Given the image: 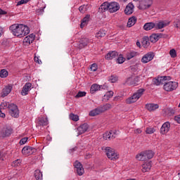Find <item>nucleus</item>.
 <instances>
[{
    "instance_id": "nucleus-53",
    "label": "nucleus",
    "mask_w": 180,
    "mask_h": 180,
    "mask_svg": "<svg viewBox=\"0 0 180 180\" xmlns=\"http://www.w3.org/2000/svg\"><path fill=\"white\" fill-rule=\"evenodd\" d=\"M91 71L95 72L98 70V65L96 63H93L90 67Z\"/></svg>"
},
{
    "instance_id": "nucleus-59",
    "label": "nucleus",
    "mask_w": 180,
    "mask_h": 180,
    "mask_svg": "<svg viewBox=\"0 0 180 180\" xmlns=\"http://www.w3.org/2000/svg\"><path fill=\"white\" fill-rule=\"evenodd\" d=\"M34 60L35 63H37L38 64H41V60L39 59V57L34 56Z\"/></svg>"
},
{
    "instance_id": "nucleus-61",
    "label": "nucleus",
    "mask_w": 180,
    "mask_h": 180,
    "mask_svg": "<svg viewBox=\"0 0 180 180\" xmlns=\"http://www.w3.org/2000/svg\"><path fill=\"white\" fill-rule=\"evenodd\" d=\"M0 15H6V11L0 8Z\"/></svg>"
},
{
    "instance_id": "nucleus-20",
    "label": "nucleus",
    "mask_w": 180,
    "mask_h": 180,
    "mask_svg": "<svg viewBox=\"0 0 180 180\" xmlns=\"http://www.w3.org/2000/svg\"><path fill=\"white\" fill-rule=\"evenodd\" d=\"M31 88L32 83H26L22 87V89L21 91V95H22V96H26V95L29 94V91H30Z\"/></svg>"
},
{
    "instance_id": "nucleus-6",
    "label": "nucleus",
    "mask_w": 180,
    "mask_h": 180,
    "mask_svg": "<svg viewBox=\"0 0 180 180\" xmlns=\"http://www.w3.org/2000/svg\"><path fill=\"white\" fill-rule=\"evenodd\" d=\"M163 88L165 91H167V92H171L172 91H175V89L178 88V82H166V84H164Z\"/></svg>"
},
{
    "instance_id": "nucleus-10",
    "label": "nucleus",
    "mask_w": 180,
    "mask_h": 180,
    "mask_svg": "<svg viewBox=\"0 0 180 180\" xmlns=\"http://www.w3.org/2000/svg\"><path fill=\"white\" fill-rule=\"evenodd\" d=\"M74 167L76 169L77 175L79 176L84 175V167H82V164H81V162H79L78 160H76L74 163Z\"/></svg>"
},
{
    "instance_id": "nucleus-22",
    "label": "nucleus",
    "mask_w": 180,
    "mask_h": 180,
    "mask_svg": "<svg viewBox=\"0 0 180 180\" xmlns=\"http://www.w3.org/2000/svg\"><path fill=\"white\" fill-rule=\"evenodd\" d=\"M146 108L149 112H154V110H157V109H158L160 106L158 105V104L148 103L146 105Z\"/></svg>"
},
{
    "instance_id": "nucleus-18",
    "label": "nucleus",
    "mask_w": 180,
    "mask_h": 180,
    "mask_svg": "<svg viewBox=\"0 0 180 180\" xmlns=\"http://www.w3.org/2000/svg\"><path fill=\"white\" fill-rule=\"evenodd\" d=\"M169 129H171V124L168 122H165L160 128V134H167L169 131Z\"/></svg>"
},
{
    "instance_id": "nucleus-8",
    "label": "nucleus",
    "mask_w": 180,
    "mask_h": 180,
    "mask_svg": "<svg viewBox=\"0 0 180 180\" xmlns=\"http://www.w3.org/2000/svg\"><path fill=\"white\" fill-rule=\"evenodd\" d=\"M171 77L169 76H161L158 77L157 79H154L153 82L155 85H162L166 84V81H170Z\"/></svg>"
},
{
    "instance_id": "nucleus-25",
    "label": "nucleus",
    "mask_w": 180,
    "mask_h": 180,
    "mask_svg": "<svg viewBox=\"0 0 180 180\" xmlns=\"http://www.w3.org/2000/svg\"><path fill=\"white\" fill-rule=\"evenodd\" d=\"M99 12L103 13V12H106V11H109V2H104L99 7Z\"/></svg>"
},
{
    "instance_id": "nucleus-50",
    "label": "nucleus",
    "mask_w": 180,
    "mask_h": 180,
    "mask_svg": "<svg viewBox=\"0 0 180 180\" xmlns=\"http://www.w3.org/2000/svg\"><path fill=\"white\" fill-rule=\"evenodd\" d=\"M112 96H113V91H112L107 92L104 95V98H107V99H109V98H112Z\"/></svg>"
},
{
    "instance_id": "nucleus-28",
    "label": "nucleus",
    "mask_w": 180,
    "mask_h": 180,
    "mask_svg": "<svg viewBox=\"0 0 180 180\" xmlns=\"http://www.w3.org/2000/svg\"><path fill=\"white\" fill-rule=\"evenodd\" d=\"M101 113H102L101 112V109L98 108H96L92 110H91L89 112V116H91V117H94V116H98V115H101Z\"/></svg>"
},
{
    "instance_id": "nucleus-48",
    "label": "nucleus",
    "mask_w": 180,
    "mask_h": 180,
    "mask_svg": "<svg viewBox=\"0 0 180 180\" xmlns=\"http://www.w3.org/2000/svg\"><path fill=\"white\" fill-rule=\"evenodd\" d=\"M169 55L172 58H175V57H176V51H175V49L170 50Z\"/></svg>"
},
{
    "instance_id": "nucleus-26",
    "label": "nucleus",
    "mask_w": 180,
    "mask_h": 180,
    "mask_svg": "<svg viewBox=\"0 0 180 180\" xmlns=\"http://www.w3.org/2000/svg\"><path fill=\"white\" fill-rule=\"evenodd\" d=\"M136 22H137V18L135 16L129 18L127 22V27H131L134 26V25H136Z\"/></svg>"
},
{
    "instance_id": "nucleus-13",
    "label": "nucleus",
    "mask_w": 180,
    "mask_h": 180,
    "mask_svg": "<svg viewBox=\"0 0 180 180\" xmlns=\"http://www.w3.org/2000/svg\"><path fill=\"white\" fill-rule=\"evenodd\" d=\"M154 58V53L148 52L145 54L141 58V63L143 64H147V63H150Z\"/></svg>"
},
{
    "instance_id": "nucleus-9",
    "label": "nucleus",
    "mask_w": 180,
    "mask_h": 180,
    "mask_svg": "<svg viewBox=\"0 0 180 180\" xmlns=\"http://www.w3.org/2000/svg\"><path fill=\"white\" fill-rule=\"evenodd\" d=\"M117 131L116 130L110 131L109 132H105L103 135V139L104 140H113V139H116V136H117Z\"/></svg>"
},
{
    "instance_id": "nucleus-38",
    "label": "nucleus",
    "mask_w": 180,
    "mask_h": 180,
    "mask_svg": "<svg viewBox=\"0 0 180 180\" xmlns=\"http://www.w3.org/2000/svg\"><path fill=\"white\" fill-rule=\"evenodd\" d=\"M137 52L136 51H131L127 53V60H131L134 57L137 56Z\"/></svg>"
},
{
    "instance_id": "nucleus-47",
    "label": "nucleus",
    "mask_w": 180,
    "mask_h": 180,
    "mask_svg": "<svg viewBox=\"0 0 180 180\" xmlns=\"http://www.w3.org/2000/svg\"><path fill=\"white\" fill-rule=\"evenodd\" d=\"M124 60H125V58L123 57V56L120 55V56L117 59V62L118 63V64H123Z\"/></svg>"
},
{
    "instance_id": "nucleus-56",
    "label": "nucleus",
    "mask_w": 180,
    "mask_h": 180,
    "mask_svg": "<svg viewBox=\"0 0 180 180\" xmlns=\"http://www.w3.org/2000/svg\"><path fill=\"white\" fill-rule=\"evenodd\" d=\"M167 112H168L169 115H170L175 114V110H174L173 108L167 109Z\"/></svg>"
},
{
    "instance_id": "nucleus-40",
    "label": "nucleus",
    "mask_w": 180,
    "mask_h": 180,
    "mask_svg": "<svg viewBox=\"0 0 180 180\" xmlns=\"http://www.w3.org/2000/svg\"><path fill=\"white\" fill-rule=\"evenodd\" d=\"M69 118L70 120H73V122H78V120H79V117L77 115H75L74 113H70Z\"/></svg>"
},
{
    "instance_id": "nucleus-30",
    "label": "nucleus",
    "mask_w": 180,
    "mask_h": 180,
    "mask_svg": "<svg viewBox=\"0 0 180 180\" xmlns=\"http://www.w3.org/2000/svg\"><path fill=\"white\" fill-rule=\"evenodd\" d=\"M154 27H155V23L154 22H146L143 25V29L146 31L151 30V29H154Z\"/></svg>"
},
{
    "instance_id": "nucleus-31",
    "label": "nucleus",
    "mask_w": 180,
    "mask_h": 180,
    "mask_svg": "<svg viewBox=\"0 0 180 180\" xmlns=\"http://www.w3.org/2000/svg\"><path fill=\"white\" fill-rule=\"evenodd\" d=\"M151 162L145 163L142 165V172H148L150 169H151Z\"/></svg>"
},
{
    "instance_id": "nucleus-43",
    "label": "nucleus",
    "mask_w": 180,
    "mask_h": 180,
    "mask_svg": "<svg viewBox=\"0 0 180 180\" xmlns=\"http://www.w3.org/2000/svg\"><path fill=\"white\" fill-rule=\"evenodd\" d=\"M9 105H11V103H9L6 101H4L1 103L0 108H1V109H9Z\"/></svg>"
},
{
    "instance_id": "nucleus-54",
    "label": "nucleus",
    "mask_w": 180,
    "mask_h": 180,
    "mask_svg": "<svg viewBox=\"0 0 180 180\" xmlns=\"http://www.w3.org/2000/svg\"><path fill=\"white\" fill-rule=\"evenodd\" d=\"M174 26H175L177 29H180V20L176 19L174 22Z\"/></svg>"
},
{
    "instance_id": "nucleus-41",
    "label": "nucleus",
    "mask_w": 180,
    "mask_h": 180,
    "mask_svg": "<svg viewBox=\"0 0 180 180\" xmlns=\"http://www.w3.org/2000/svg\"><path fill=\"white\" fill-rule=\"evenodd\" d=\"M145 153H146V158L148 160H151L154 157V152L153 150H145Z\"/></svg>"
},
{
    "instance_id": "nucleus-62",
    "label": "nucleus",
    "mask_w": 180,
    "mask_h": 180,
    "mask_svg": "<svg viewBox=\"0 0 180 180\" xmlns=\"http://www.w3.org/2000/svg\"><path fill=\"white\" fill-rule=\"evenodd\" d=\"M5 113L2 112V111L0 109V117H5Z\"/></svg>"
},
{
    "instance_id": "nucleus-27",
    "label": "nucleus",
    "mask_w": 180,
    "mask_h": 180,
    "mask_svg": "<svg viewBox=\"0 0 180 180\" xmlns=\"http://www.w3.org/2000/svg\"><path fill=\"white\" fill-rule=\"evenodd\" d=\"M98 108L100 109V112H101V113H103V112H106V110L112 109V105H110V103H106L103 105L99 106Z\"/></svg>"
},
{
    "instance_id": "nucleus-63",
    "label": "nucleus",
    "mask_w": 180,
    "mask_h": 180,
    "mask_svg": "<svg viewBox=\"0 0 180 180\" xmlns=\"http://www.w3.org/2000/svg\"><path fill=\"white\" fill-rule=\"evenodd\" d=\"M158 37V39H162V37H164V34H156Z\"/></svg>"
},
{
    "instance_id": "nucleus-32",
    "label": "nucleus",
    "mask_w": 180,
    "mask_h": 180,
    "mask_svg": "<svg viewBox=\"0 0 180 180\" xmlns=\"http://www.w3.org/2000/svg\"><path fill=\"white\" fill-rule=\"evenodd\" d=\"M142 46L147 49L150 46V38L148 37H143L142 39Z\"/></svg>"
},
{
    "instance_id": "nucleus-29",
    "label": "nucleus",
    "mask_w": 180,
    "mask_h": 180,
    "mask_svg": "<svg viewBox=\"0 0 180 180\" xmlns=\"http://www.w3.org/2000/svg\"><path fill=\"white\" fill-rule=\"evenodd\" d=\"M89 18H91V15H86L82 20L80 24L81 29H83V27L88 25V22H89Z\"/></svg>"
},
{
    "instance_id": "nucleus-4",
    "label": "nucleus",
    "mask_w": 180,
    "mask_h": 180,
    "mask_svg": "<svg viewBox=\"0 0 180 180\" xmlns=\"http://www.w3.org/2000/svg\"><path fill=\"white\" fill-rule=\"evenodd\" d=\"M102 150H103V151L105 153L109 160L115 161V160H117V158H119L117 153L115 151V149L110 147H103Z\"/></svg>"
},
{
    "instance_id": "nucleus-51",
    "label": "nucleus",
    "mask_w": 180,
    "mask_h": 180,
    "mask_svg": "<svg viewBox=\"0 0 180 180\" xmlns=\"http://www.w3.org/2000/svg\"><path fill=\"white\" fill-rule=\"evenodd\" d=\"M27 140H29V138L27 137H24L21 139L20 141V146H23V144H26V143H27Z\"/></svg>"
},
{
    "instance_id": "nucleus-55",
    "label": "nucleus",
    "mask_w": 180,
    "mask_h": 180,
    "mask_svg": "<svg viewBox=\"0 0 180 180\" xmlns=\"http://www.w3.org/2000/svg\"><path fill=\"white\" fill-rule=\"evenodd\" d=\"M30 0H21V1H19L18 3H17V6H19L20 5H23L24 4H27V2H29Z\"/></svg>"
},
{
    "instance_id": "nucleus-14",
    "label": "nucleus",
    "mask_w": 180,
    "mask_h": 180,
    "mask_svg": "<svg viewBox=\"0 0 180 180\" xmlns=\"http://www.w3.org/2000/svg\"><path fill=\"white\" fill-rule=\"evenodd\" d=\"M34 39H36V35H34V34H31L23 39V44L25 46H29L30 44H32L33 41H34Z\"/></svg>"
},
{
    "instance_id": "nucleus-16",
    "label": "nucleus",
    "mask_w": 180,
    "mask_h": 180,
    "mask_svg": "<svg viewBox=\"0 0 180 180\" xmlns=\"http://www.w3.org/2000/svg\"><path fill=\"white\" fill-rule=\"evenodd\" d=\"M12 88H13L12 84H8V85L6 86L2 89V92H1V98H5V96H8V95H9V94H11V92H12Z\"/></svg>"
},
{
    "instance_id": "nucleus-42",
    "label": "nucleus",
    "mask_w": 180,
    "mask_h": 180,
    "mask_svg": "<svg viewBox=\"0 0 180 180\" xmlns=\"http://www.w3.org/2000/svg\"><path fill=\"white\" fill-rule=\"evenodd\" d=\"M8 71L5 69H3L0 71V77L6 78V77H8Z\"/></svg>"
},
{
    "instance_id": "nucleus-2",
    "label": "nucleus",
    "mask_w": 180,
    "mask_h": 180,
    "mask_svg": "<svg viewBox=\"0 0 180 180\" xmlns=\"http://www.w3.org/2000/svg\"><path fill=\"white\" fill-rule=\"evenodd\" d=\"M146 89H139L137 90L131 96L127 98L126 102L128 105H131V103H134L137 102L138 100L143 96Z\"/></svg>"
},
{
    "instance_id": "nucleus-60",
    "label": "nucleus",
    "mask_w": 180,
    "mask_h": 180,
    "mask_svg": "<svg viewBox=\"0 0 180 180\" xmlns=\"http://www.w3.org/2000/svg\"><path fill=\"white\" fill-rule=\"evenodd\" d=\"M143 131H141V129H136L135 131H134V133L136 134H141V133H142Z\"/></svg>"
},
{
    "instance_id": "nucleus-15",
    "label": "nucleus",
    "mask_w": 180,
    "mask_h": 180,
    "mask_svg": "<svg viewBox=\"0 0 180 180\" xmlns=\"http://www.w3.org/2000/svg\"><path fill=\"white\" fill-rule=\"evenodd\" d=\"M106 88H108V86L105 85L100 86L98 84H94L90 88V92L91 94H94L95 92H97V91H101V89H106Z\"/></svg>"
},
{
    "instance_id": "nucleus-33",
    "label": "nucleus",
    "mask_w": 180,
    "mask_h": 180,
    "mask_svg": "<svg viewBox=\"0 0 180 180\" xmlns=\"http://www.w3.org/2000/svg\"><path fill=\"white\" fill-rule=\"evenodd\" d=\"M39 124H40V126H47V124H49V120L47 117H40L39 118Z\"/></svg>"
},
{
    "instance_id": "nucleus-46",
    "label": "nucleus",
    "mask_w": 180,
    "mask_h": 180,
    "mask_svg": "<svg viewBox=\"0 0 180 180\" xmlns=\"http://www.w3.org/2000/svg\"><path fill=\"white\" fill-rule=\"evenodd\" d=\"M84 96H86V92L85 91H79L77 94L75 96V98H82Z\"/></svg>"
},
{
    "instance_id": "nucleus-39",
    "label": "nucleus",
    "mask_w": 180,
    "mask_h": 180,
    "mask_svg": "<svg viewBox=\"0 0 180 180\" xmlns=\"http://www.w3.org/2000/svg\"><path fill=\"white\" fill-rule=\"evenodd\" d=\"M136 160H138V161H146V159L144 157V154H143V152L138 153L136 156Z\"/></svg>"
},
{
    "instance_id": "nucleus-19",
    "label": "nucleus",
    "mask_w": 180,
    "mask_h": 180,
    "mask_svg": "<svg viewBox=\"0 0 180 180\" xmlns=\"http://www.w3.org/2000/svg\"><path fill=\"white\" fill-rule=\"evenodd\" d=\"M169 23L171 22L167 20H160L158 23L155 24V29H164V27H167V26H169Z\"/></svg>"
},
{
    "instance_id": "nucleus-3",
    "label": "nucleus",
    "mask_w": 180,
    "mask_h": 180,
    "mask_svg": "<svg viewBox=\"0 0 180 180\" xmlns=\"http://www.w3.org/2000/svg\"><path fill=\"white\" fill-rule=\"evenodd\" d=\"M140 77L135 75L129 76L124 82V85H129V86H136L139 85Z\"/></svg>"
},
{
    "instance_id": "nucleus-36",
    "label": "nucleus",
    "mask_w": 180,
    "mask_h": 180,
    "mask_svg": "<svg viewBox=\"0 0 180 180\" xmlns=\"http://www.w3.org/2000/svg\"><path fill=\"white\" fill-rule=\"evenodd\" d=\"M106 36V32L105 30H100L96 34V37L97 39H102Z\"/></svg>"
},
{
    "instance_id": "nucleus-57",
    "label": "nucleus",
    "mask_w": 180,
    "mask_h": 180,
    "mask_svg": "<svg viewBox=\"0 0 180 180\" xmlns=\"http://www.w3.org/2000/svg\"><path fill=\"white\" fill-rule=\"evenodd\" d=\"M174 120L176 122V123H179L180 124V115H176L174 117Z\"/></svg>"
},
{
    "instance_id": "nucleus-11",
    "label": "nucleus",
    "mask_w": 180,
    "mask_h": 180,
    "mask_svg": "<svg viewBox=\"0 0 180 180\" xmlns=\"http://www.w3.org/2000/svg\"><path fill=\"white\" fill-rule=\"evenodd\" d=\"M120 9V4L117 2H110L109 3V12L110 13H115V12H117Z\"/></svg>"
},
{
    "instance_id": "nucleus-24",
    "label": "nucleus",
    "mask_w": 180,
    "mask_h": 180,
    "mask_svg": "<svg viewBox=\"0 0 180 180\" xmlns=\"http://www.w3.org/2000/svg\"><path fill=\"white\" fill-rule=\"evenodd\" d=\"M91 41L88 38H83L81 39L80 43L79 44V49H84V47H86L88 46V44Z\"/></svg>"
},
{
    "instance_id": "nucleus-17",
    "label": "nucleus",
    "mask_w": 180,
    "mask_h": 180,
    "mask_svg": "<svg viewBox=\"0 0 180 180\" xmlns=\"http://www.w3.org/2000/svg\"><path fill=\"white\" fill-rule=\"evenodd\" d=\"M88 129H89V125H88V124H82L77 128V135L81 136V134H84V133L88 131Z\"/></svg>"
},
{
    "instance_id": "nucleus-7",
    "label": "nucleus",
    "mask_w": 180,
    "mask_h": 180,
    "mask_svg": "<svg viewBox=\"0 0 180 180\" xmlns=\"http://www.w3.org/2000/svg\"><path fill=\"white\" fill-rule=\"evenodd\" d=\"M153 5V0H141L139 1V9L141 11H146V9H149Z\"/></svg>"
},
{
    "instance_id": "nucleus-44",
    "label": "nucleus",
    "mask_w": 180,
    "mask_h": 180,
    "mask_svg": "<svg viewBox=\"0 0 180 180\" xmlns=\"http://www.w3.org/2000/svg\"><path fill=\"white\" fill-rule=\"evenodd\" d=\"M160 39L158 38V35L157 34H153L150 36V40L152 42L155 43V41H158Z\"/></svg>"
},
{
    "instance_id": "nucleus-52",
    "label": "nucleus",
    "mask_w": 180,
    "mask_h": 180,
    "mask_svg": "<svg viewBox=\"0 0 180 180\" xmlns=\"http://www.w3.org/2000/svg\"><path fill=\"white\" fill-rule=\"evenodd\" d=\"M5 158H6V153L0 152V161H4Z\"/></svg>"
},
{
    "instance_id": "nucleus-23",
    "label": "nucleus",
    "mask_w": 180,
    "mask_h": 180,
    "mask_svg": "<svg viewBox=\"0 0 180 180\" xmlns=\"http://www.w3.org/2000/svg\"><path fill=\"white\" fill-rule=\"evenodd\" d=\"M117 56H119V53H117V51H110L105 55V60H113V58H116Z\"/></svg>"
},
{
    "instance_id": "nucleus-58",
    "label": "nucleus",
    "mask_w": 180,
    "mask_h": 180,
    "mask_svg": "<svg viewBox=\"0 0 180 180\" xmlns=\"http://www.w3.org/2000/svg\"><path fill=\"white\" fill-rule=\"evenodd\" d=\"M110 79L111 82L113 84V83L116 82V81H117V77H116L115 76H111Z\"/></svg>"
},
{
    "instance_id": "nucleus-64",
    "label": "nucleus",
    "mask_w": 180,
    "mask_h": 180,
    "mask_svg": "<svg viewBox=\"0 0 180 180\" xmlns=\"http://www.w3.org/2000/svg\"><path fill=\"white\" fill-rule=\"evenodd\" d=\"M142 154H143V155H144V157H145V159L146 160V161H147V155H146V150L145 151H143L142 152Z\"/></svg>"
},
{
    "instance_id": "nucleus-21",
    "label": "nucleus",
    "mask_w": 180,
    "mask_h": 180,
    "mask_svg": "<svg viewBox=\"0 0 180 180\" xmlns=\"http://www.w3.org/2000/svg\"><path fill=\"white\" fill-rule=\"evenodd\" d=\"M134 12V5L133 3H129L125 9H124V13L125 15H131Z\"/></svg>"
},
{
    "instance_id": "nucleus-12",
    "label": "nucleus",
    "mask_w": 180,
    "mask_h": 180,
    "mask_svg": "<svg viewBox=\"0 0 180 180\" xmlns=\"http://www.w3.org/2000/svg\"><path fill=\"white\" fill-rule=\"evenodd\" d=\"M36 148L26 146L22 149V154L23 155H32V154H34Z\"/></svg>"
},
{
    "instance_id": "nucleus-35",
    "label": "nucleus",
    "mask_w": 180,
    "mask_h": 180,
    "mask_svg": "<svg viewBox=\"0 0 180 180\" xmlns=\"http://www.w3.org/2000/svg\"><path fill=\"white\" fill-rule=\"evenodd\" d=\"M11 133H13V130L12 129H6L1 132V136L2 137H8V136H11Z\"/></svg>"
},
{
    "instance_id": "nucleus-1",
    "label": "nucleus",
    "mask_w": 180,
    "mask_h": 180,
    "mask_svg": "<svg viewBox=\"0 0 180 180\" xmlns=\"http://www.w3.org/2000/svg\"><path fill=\"white\" fill-rule=\"evenodd\" d=\"M12 34L17 37H25L27 34L30 33L29 27L23 24H13L9 27Z\"/></svg>"
},
{
    "instance_id": "nucleus-34",
    "label": "nucleus",
    "mask_w": 180,
    "mask_h": 180,
    "mask_svg": "<svg viewBox=\"0 0 180 180\" xmlns=\"http://www.w3.org/2000/svg\"><path fill=\"white\" fill-rule=\"evenodd\" d=\"M34 175L37 180H43V174L39 169L34 171Z\"/></svg>"
},
{
    "instance_id": "nucleus-49",
    "label": "nucleus",
    "mask_w": 180,
    "mask_h": 180,
    "mask_svg": "<svg viewBox=\"0 0 180 180\" xmlns=\"http://www.w3.org/2000/svg\"><path fill=\"white\" fill-rule=\"evenodd\" d=\"M22 162L20 161V160L18 159L15 161H13V162L12 163V167H19V165H20V163Z\"/></svg>"
},
{
    "instance_id": "nucleus-37",
    "label": "nucleus",
    "mask_w": 180,
    "mask_h": 180,
    "mask_svg": "<svg viewBox=\"0 0 180 180\" xmlns=\"http://www.w3.org/2000/svg\"><path fill=\"white\" fill-rule=\"evenodd\" d=\"M89 9V5H82L79 8V11L81 13H85L86 11Z\"/></svg>"
},
{
    "instance_id": "nucleus-45",
    "label": "nucleus",
    "mask_w": 180,
    "mask_h": 180,
    "mask_svg": "<svg viewBox=\"0 0 180 180\" xmlns=\"http://www.w3.org/2000/svg\"><path fill=\"white\" fill-rule=\"evenodd\" d=\"M146 134H153L155 133V129L153 127H147L146 129Z\"/></svg>"
},
{
    "instance_id": "nucleus-5",
    "label": "nucleus",
    "mask_w": 180,
    "mask_h": 180,
    "mask_svg": "<svg viewBox=\"0 0 180 180\" xmlns=\"http://www.w3.org/2000/svg\"><path fill=\"white\" fill-rule=\"evenodd\" d=\"M8 112L12 117H19V108H18V105L14 103H11L8 105Z\"/></svg>"
}]
</instances>
